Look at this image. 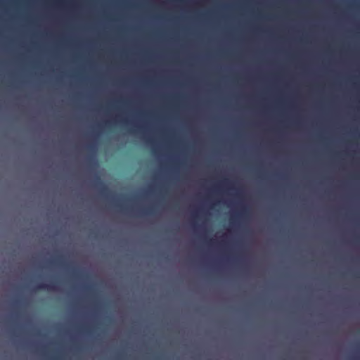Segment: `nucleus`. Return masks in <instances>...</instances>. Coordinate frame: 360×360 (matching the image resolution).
Wrapping results in <instances>:
<instances>
[{"label": "nucleus", "mask_w": 360, "mask_h": 360, "mask_svg": "<svg viewBox=\"0 0 360 360\" xmlns=\"http://www.w3.org/2000/svg\"><path fill=\"white\" fill-rule=\"evenodd\" d=\"M224 182H225V183H227V182H228V179H225V180H224Z\"/></svg>", "instance_id": "nucleus-7"}, {"label": "nucleus", "mask_w": 360, "mask_h": 360, "mask_svg": "<svg viewBox=\"0 0 360 360\" xmlns=\"http://www.w3.org/2000/svg\"><path fill=\"white\" fill-rule=\"evenodd\" d=\"M146 141H147L148 143H149L150 144L153 143V141L151 139H147Z\"/></svg>", "instance_id": "nucleus-5"}, {"label": "nucleus", "mask_w": 360, "mask_h": 360, "mask_svg": "<svg viewBox=\"0 0 360 360\" xmlns=\"http://www.w3.org/2000/svg\"><path fill=\"white\" fill-rule=\"evenodd\" d=\"M94 186L98 188L100 193L103 196H107V194L109 193V189L108 186L103 182L101 178L98 176L95 177L94 181Z\"/></svg>", "instance_id": "nucleus-1"}, {"label": "nucleus", "mask_w": 360, "mask_h": 360, "mask_svg": "<svg viewBox=\"0 0 360 360\" xmlns=\"http://www.w3.org/2000/svg\"><path fill=\"white\" fill-rule=\"evenodd\" d=\"M37 290H54L56 289V285L53 283L46 284V283H39L36 286Z\"/></svg>", "instance_id": "nucleus-2"}, {"label": "nucleus", "mask_w": 360, "mask_h": 360, "mask_svg": "<svg viewBox=\"0 0 360 360\" xmlns=\"http://www.w3.org/2000/svg\"><path fill=\"white\" fill-rule=\"evenodd\" d=\"M246 214H248V210L244 209L243 212H242V214L245 215Z\"/></svg>", "instance_id": "nucleus-4"}, {"label": "nucleus", "mask_w": 360, "mask_h": 360, "mask_svg": "<svg viewBox=\"0 0 360 360\" xmlns=\"http://www.w3.org/2000/svg\"><path fill=\"white\" fill-rule=\"evenodd\" d=\"M142 214L144 215H146V214H152L153 213L150 210H146V211H143Z\"/></svg>", "instance_id": "nucleus-3"}, {"label": "nucleus", "mask_w": 360, "mask_h": 360, "mask_svg": "<svg viewBox=\"0 0 360 360\" xmlns=\"http://www.w3.org/2000/svg\"><path fill=\"white\" fill-rule=\"evenodd\" d=\"M140 129H141V127H138V130H135L134 131H141Z\"/></svg>", "instance_id": "nucleus-6"}]
</instances>
